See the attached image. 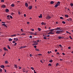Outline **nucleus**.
<instances>
[{
    "instance_id": "obj_1",
    "label": "nucleus",
    "mask_w": 73,
    "mask_h": 73,
    "mask_svg": "<svg viewBox=\"0 0 73 73\" xmlns=\"http://www.w3.org/2000/svg\"><path fill=\"white\" fill-rule=\"evenodd\" d=\"M63 29L61 27H57L55 29V31H56L57 30H62Z\"/></svg>"
},
{
    "instance_id": "obj_2",
    "label": "nucleus",
    "mask_w": 73,
    "mask_h": 73,
    "mask_svg": "<svg viewBox=\"0 0 73 73\" xmlns=\"http://www.w3.org/2000/svg\"><path fill=\"white\" fill-rule=\"evenodd\" d=\"M46 18L47 19H48L51 18V17H50V16L49 15H48V16H47V17H46Z\"/></svg>"
},
{
    "instance_id": "obj_3",
    "label": "nucleus",
    "mask_w": 73,
    "mask_h": 73,
    "mask_svg": "<svg viewBox=\"0 0 73 73\" xmlns=\"http://www.w3.org/2000/svg\"><path fill=\"white\" fill-rule=\"evenodd\" d=\"M32 8V6L31 5L28 8V9L30 10Z\"/></svg>"
},
{
    "instance_id": "obj_4",
    "label": "nucleus",
    "mask_w": 73,
    "mask_h": 73,
    "mask_svg": "<svg viewBox=\"0 0 73 73\" xmlns=\"http://www.w3.org/2000/svg\"><path fill=\"white\" fill-rule=\"evenodd\" d=\"M6 12H9V9H6L5 10Z\"/></svg>"
},
{
    "instance_id": "obj_5",
    "label": "nucleus",
    "mask_w": 73,
    "mask_h": 73,
    "mask_svg": "<svg viewBox=\"0 0 73 73\" xmlns=\"http://www.w3.org/2000/svg\"><path fill=\"white\" fill-rule=\"evenodd\" d=\"M64 32L63 30H59L60 34H61L62 33H63Z\"/></svg>"
},
{
    "instance_id": "obj_6",
    "label": "nucleus",
    "mask_w": 73,
    "mask_h": 73,
    "mask_svg": "<svg viewBox=\"0 0 73 73\" xmlns=\"http://www.w3.org/2000/svg\"><path fill=\"white\" fill-rule=\"evenodd\" d=\"M56 34H60V31L59 30H58L56 32Z\"/></svg>"
},
{
    "instance_id": "obj_7",
    "label": "nucleus",
    "mask_w": 73,
    "mask_h": 73,
    "mask_svg": "<svg viewBox=\"0 0 73 73\" xmlns=\"http://www.w3.org/2000/svg\"><path fill=\"white\" fill-rule=\"evenodd\" d=\"M58 38L59 39H61V38H63V37L59 36L58 37Z\"/></svg>"
},
{
    "instance_id": "obj_8",
    "label": "nucleus",
    "mask_w": 73,
    "mask_h": 73,
    "mask_svg": "<svg viewBox=\"0 0 73 73\" xmlns=\"http://www.w3.org/2000/svg\"><path fill=\"white\" fill-rule=\"evenodd\" d=\"M1 8H5V6L4 5H3L1 6Z\"/></svg>"
},
{
    "instance_id": "obj_9",
    "label": "nucleus",
    "mask_w": 73,
    "mask_h": 73,
    "mask_svg": "<svg viewBox=\"0 0 73 73\" xmlns=\"http://www.w3.org/2000/svg\"><path fill=\"white\" fill-rule=\"evenodd\" d=\"M14 40H15V41H17L18 40V38H14Z\"/></svg>"
},
{
    "instance_id": "obj_10",
    "label": "nucleus",
    "mask_w": 73,
    "mask_h": 73,
    "mask_svg": "<svg viewBox=\"0 0 73 73\" xmlns=\"http://www.w3.org/2000/svg\"><path fill=\"white\" fill-rule=\"evenodd\" d=\"M4 67H5V66H3V65H1V68H2L3 69L4 68Z\"/></svg>"
},
{
    "instance_id": "obj_11",
    "label": "nucleus",
    "mask_w": 73,
    "mask_h": 73,
    "mask_svg": "<svg viewBox=\"0 0 73 73\" xmlns=\"http://www.w3.org/2000/svg\"><path fill=\"white\" fill-rule=\"evenodd\" d=\"M42 14H40V16H38V17L40 18H42Z\"/></svg>"
},
{
    "instance_id": "obj_12",
    "label": "nucleus",
    "mask_w": 73,
    "mask_h": 73,
    "mask_svg": "<svg viewBox=\"0 0 73 73\" xmlns=\"http://www.w3.org/2000/svg\"><path fill=\"white\" fill-rule=\"evenodd\" d=\"M3 49H4V50L8 51V49H6V48L5 47H4V48H3Z\"/></svg>"
},
{
    "instance_id": "obj_13",
    "label": "nucleus",
    "mask_w": 73,
    "mask_h": 73,
    "mask_svg": "<svg viewBox=\"0 0 73 73\" xmlns=\"http://www.w3.org/2000/svg\"><path fill=\"white\" fill-rule=\"evenodd\" d=\"M12 40H13L11 38H10L8 39V41H12Z\"/></svg>"
},
{
    "instance_id": "obj_14",
    "label": "nucleus",
    "mask_w": 73,
    "mask_h": 73,
    "mask_svg": "<svg viewBox=\"0 0 73 73\" xmlns=\"http://www.w3.org/2000/svg\"><path fill=\"white\" fill-rule=\"evenodd\" d=\"M2 25H3V26H4L5 27H6V28H7V25H5V24H3Z\"/></svg>"
},
{
    "instance_id": "obj_15",
    "label": "nucleus",
    "mask_w": 73,
    "mask_h": 73,
    "mask_svg": "<svg viewBox=\"0 0 73 73\" xmlns=\"http://www.w3.org/2000/svg\"><path fill=\"white\" fill-rule=\"evenodd\" d=\"M25 5L26 7H28V4L27 3H26L25 4Z\"/></svg>"
},
{
    "instance_id": "obj_16",
    "label": "nucleus",
    "mask_w": 73,
    "mask_h": 73,
    "mask_svg": "<svg viewBox=\"0 0 73 73\" xmlns=\"http://www.w3.org/2000/svg\"><path fill=\"white\" fill-rule=\"evenodd\" d=\"M38 44V43H34L33 44V45L34 46H35V45H37Z\"/></svg>"
},
{
    "instance_id": "obj_17",
    "label": "nucleus",
    "mask_w": 73,
    "mask_h": 73,
    "mask_svg": "<svg viewBox=\"0 0 73 73\" xmlns=\"http://www.w3.org/2000/svg\"><path fill=\"white\" fill-rule=\"evenodd\" d=\"M54 2L53 1H51L50 2V4H54Z\"/></svg>"
},
{
    "instance_id": "obj_18",
    "label": "nucleus",
    "mask_w": 73,
    "mask_h": 73,
    "mask_svg": "<svg viewBox=\"0 0 73 73\" xmlns=\"http://www.w3.org/2000/svg\"><path fill=\"white\" fill-rule=\"evenodd\" d=\"M60 2L59 1H58V3H57L58 6V5L59 6V5H60Z\"/></svg>"
},
{
    "instance_id": "obj_19",
    "label": "nucleus",
    "mask_w": 73,
    "mask_h": 73,
    "mask_svg": "<svg viewBox=\"0 0 73 73\" xmlns=\"http://www.w3.org/2000/svg\"><path fill=\"white\" fill-rule=\"evenodd\" d=\"M5 64H8V61H5Z\"/></svg>"
},
{
    "instance_id": "obj_20",
    "label": "nucleus",
    "mask_w": 73,
    "mask_h": 73,
    "mask_svg": "<svg viewBox=\"0 0 73 73\" xmlns=\"http://www.w3.org/2000/svg\"><path fill=\"white\" fill-rule=\"evenodd\" d=\"M47 37L46 36H45L44 37V39L45 40H46L47 39V38H46Z\"/></svg>"
},
{
    "instance_id": "obj_21",
    "label": "nucleus",
    "mask_w": 73,
    "mask_h": 73,
    "mask_svg": "<svg viewBox=\"0 0 73 73\" xmlns=\"http://www.w3.org/2000/svg\"><path fill=\"white\" fill-rule=\"evenodd\" d=\"M35 50H36V51H39V49H38V48H35Z\"/></svg>"
},
{
    "instance_id": "obj_22",
    "label": "nucleus",
    "mask_w": 73,
    "mask_h": 73,
    "mask_svg": "<svg viewBox=\"0 0 73 73\" xmlns=\"http://www.w3.org/2000/svg\"><path fill=\"white\" fill-rule=\"evenodd\" d=\"M24 47L23 46H21L20 48H19V49H21V48H23Z\"/></svg>"
},
{
    "instance_id": "obj_23",
    "label": "nucleus",
    "mask_w": 73,
    "mask_h": 73,
    "mask_svg": "<svg viewBox=\"0 0 73 73\" xmlns=\"http://www.w3.org/2000/svg\"><path fill=\"white\" fill-rule=\"evenodd\" d=\"M69 21H72V19L70 18H69Z\"/></svg>"
},
{
    "instance_id": "obj_24",
    "label": "nucleus",
    "mask_w": 73,
    "mask_h": 73,
    "mask_svg": "<svg viewBox=\"0 0 73 73\" xmlns=\"http://www.w3.org/2000/svg\"><path fill=\"white\" fill-rule=\"evenodd\" d=\"M38 31H40L41 30V29H40V28H38Z\"/></svg>"
},
{
    "instance_id": "obj_25",
    "label": "nucleus",
    "mask_w": 73,
    "mask_h": 73,
    "mask_svg": "<svg viewBox=\"0 0 73 73\" xmlns=\"http://www.w3.org/2000/svg\"><path fill=\"white\" fill-rule=\"evenodd\" d=\"M16 35H11V36L12 37H15V36H16Z\"/></svg>"
},
{
    "instance_id": "obj_26",
    "label": "nucleus",
    "mask_w": 73,
    "mask_h": 73,
    "mask_svg": "<svg viewBox=\"0 0 73 73\" xmlns=\"http://www.w3.org/2000/svg\"><path fill=\"white\" fill-rule=\"evenodd\" d=\"M65 16L66 17H68V15H65Z\"/></svg>"
},
{
    "instance_id": "obj_27",
    "label": "nucleus",
    "mask_w": 73,
    "mask_h": 73,
    "mask_svg": "<svg viewBox=\"0 0 73 73\" xmlns=\"http://www.w3.org/2000/svg\"><path fill=\"white\" fill-rule=\"evenodd\" d=\"M58 5L57 4H56V5L55 6H54V7H55V8H56L57 7Z\"/></svg>"
},
{
    "instance_id": "obj_28",
    "label": "nucleus",
    "mask_w": 73,
    "mask_h": 73,
    "mask_svg": "<svg viewBox=\"0 0 73 73\" xmlns=\"http://www.w3.org/2000/svg\"><path fill=\"white\" fill-rule=\"evenodd\" d=\"M49 30L51 31H53L55 30V29H52Z\"/></svg>"
},
{
    "instance_id": "obj_29",
    "label": "nucleus",
    "mask_w": 73,
    "mask_h": 73,
    "mask_svg": "<svg viewBox=\"0 0 73 73\" xmlns=\"http://www.w3.org/2000/svg\"><path fill=\"white\" fill-rule=\"evenodd\" d=\"M7 47L8 49H10L11 48H10V47L9 46V45H7Z\"/></svg>"
},
{
    "instance_id": "obj_30",
    "label": "nucleus",
    "mask_w": 73,
    "mask_h": 73,
    "mask_svg": "<svg viewBox=\"0 0 73 73\" xmlns=\"http://www.w3.org/2000/svg\"><path fill=\"white\" fill-rule=\"evenodd\" d=\"M53 61L52 60H50L49 61V62H53Z\"/></svg>"
},
{
    "instance_id": "obj_31",
    "label": "nucleus",
    "mask_w": 73,
    "mask_h": 73,
    "mask_svg": "<svg viewBox=\"0 0 73 73\" xmlns=\"http://www.w3.org/2000/svg\"><path fill=\"white\" fill-rule=\"evenodd\" d=\"M15 67L16 68H17V65H15Z\"/></svg>"
},
{
    "instance_id": "obj_32",
    "label": "nucleus",
    "mask_w": 73,
    "mask_h": 73,
    "mask_svg": "<svg viewBox=\"0 0 73 73\" xmlns=\"http://www.w3.org/2000/svg\"><path fill=\"white\" fill-rule=\"evenodd\" d=\"M58 65H59V63H56V66H58Z\"/></svg>"
},
{
    "instance_id": "obj_33",
    "label": "nucleus",
    "mask_w": 73,
    "mask_h": 73,
    "mask_svg": "<svg viewBox=\"0 0 73 73\" xmlns=\"http://www.w3.org/2000/svg\"><path fill=\"white\" fill-rule=\"evenodd\" d=\"M54 33H53V32L51 33H50V35H53Z\"/></svg>"
},
{
    "instance_id": "obj_34",
    "label": "nucleus",
    "mask_w": 73,
    "mask_h": 73,
    "mask_svg": "<svg viewBox=\"0 0 73 73\" xmlns=\"http://www.w3.org/2000/svg\"><path fill=\"white\" fill-rule=\"evenodd\" d=\"M11 7H14L15 5L13 4H12V5H11Z\"/></svg>"
},
{
    "instance_id": "obj_35",
    "label": "nucleus",
    "mask_w": 73,
    "mask_h": 73,
    "mask_svg": "<svg viewBox=\"0 0 73 73\" xmlns=\"http://www.w3.org/2000/svg\"><path fill=\"white\" fill-rule=\"evenodd\" d=\"M70 5L72 6V7L73 6V3H70Z\"/></svg>"
},
{
    "instance_id": "obj_36",
    "label": "nucleus",
    "mask_w": 73,
    "mask_h": 73,
    "mask_svg": "<svg viewBox=\"0 0 73 73\" xmlns=\"http://www.w3.org/2000/svg\"><path fill=\"white\" fill-rule=\"evenodd\" d=\"M62 23L64 24H65L66 23L65 22H64V21H62Z\"/></svg>"
},
{
    "instance_id": "obj_37",
    "label": "nucleus",
    "mask_w": 73,
    "mask_h": 73,
    "mask_svg": "<svg viewBox=\"0 0 73 73\" xmlns=\"http://www.w3.org/2000/svg\"><path fill=\"white\" fill-rule=\"evenodd\" d=\"M23 71L24 72H25V69H24V68L23 69Z\"/></svg>"
},
{
    "instance_id": "obj_38",
    "label": "nucleus",
    "mask_w": 73,
    "mask_h": 73,
    "mask_svg": "<svg viewBox=\"0 0 73 73\" xmlns=\"http://www.w3.org/2000/svg\"><path fill=\"white\" fill-rule=\"evenodd\" d=\"M31 69L32 70H34V68H33V67H31Z\"/></svg>"
},
{
    "instance_id": "obj_39",
    "label": "nucleus",
    "mask_w": 73,
    "mask_h": 73,
    "mask_svg": "<svg viewBox=\"0 0 73 73\" xmlns=\"http://www.w3.org/2000/svg\"><path fill=\"white\" fill-rule=\"evenodd\" d=\"M66 33H69V34H71V33H70L69 32H68V31H66Z\"/></svg>"
},
{
    "instance_id": "obj_40",
    "label": "nucleus",
    "mask_w": 73,
    "mask_h": 73,
    "mask_svg": "<svg viewBox=\"0 0 73 73\" xmlns=\"http://www.w3.org/2000/svg\"><path fill=\"white\" fill-rule=\"evenodd\" d=\"M41 24L42 25H45V24H44V23L43 22H42L41 23Z\"/></svg>"
},
{
    "instance_id": "obj_41",
    "label": "nucleus",
    "mask_w": 73,
    "mask_h": 73,
    "mask_svg": "<svg viewBox=\"0 0 73 73\" xmlns=\"http://www.w3.org/2000/svg\"><path fill=\"white\" fill-rule=\"evenodd\" d=\"M48 66H52V64H48Z\"/></svg>"
},
{
    "instance_id": "obj_42",
    "label": "nucleus",
    "mask_w": 73,
    "mask_h": 73,
    "mask_svg": "<svg viewBox=\"0 0 73 73\" xmlns=\"http://www.w3.org/2000/svg\"><path fill=\"white\" fill-rule=\"evenodd\" d=\"M12 42L13 43H15V42H16L15 41H12Z\"/></svg>"
},
{
    "instance_id": "obj_43",
    "label": "nucleus",
    "mask_w": 73,
    "mask_h": 73,
    "mask_svg": "<svg viewBox=\"0 0 73 73\" xmlns=\"http://www.w3.org/2000/svg\"><path fill=\"white\" fill-rule=\"evenodd\" d=\"M10 18H11V19H13L11 15H10Z\"/></svg>"
},
{
    "instance_id": "obj_44",
    "label": "nucleus",
    "mask_w": 73,
    "mask_h": 73,
    "mask_svg": "<svg viewBox=\"0 0 73 73\" xmlns=\"http://www.w3.org/2000/svg\"><path fill=\"white\" fill-rule=\"evenodd\" d=\"M38 55L39 56H42V54H38Z\"/></svg>"
},
{
    "instance_id": "obj_45",
    "label": "nucleus",
    "mask_w": 73,
    "mask_h": 73,
    "mask_svg": "<svg viewBox=\"0 0 73 73\" xmlns=\"http://www.w3.org/2000/svg\"><path fill=\"white\" fill-rule=\"evenodd\" d=\"M40 40H37V42H40Z\"/></svg>"
},
{
    "instance_id": "obj_46",
    "label": "nucleus",
    "mask_w": 73,
    "mask_h": 73,
    "mask_svg": "<svg viewBox=\"0 0 73 73\" xmlns=\"http://www.w3.org/2000/svg\"><path fill=\"white\" fill-rule=\"evenodd\" d=\"M50 32H49V33H48V35H50Z\"/></svg>"
},
{
    "instance_id": "obj_47",
    "label": "nucleus",
    "mask_w": 73,
    "mask_h": 73,
    "mask_svg": "<svg viewBox=\"0 0 73 73\" xmlns=\"http://www.w3.org/2000/svg\"><path fill=\"white\" fill-rule=\"evenodd\" d=\"M34 47L35 48H36L37 47V46H34Z\"/></svg>"
},
{
    "instance_id": "obj_48",
    "label": "nucleus",
    "mask_w": 73,
    "mask_h": 73,
    "mask_svg": "<svg viewBox=\"0 0 73 73\" xmlns=\"http://www.w3.org/2000/svg\"><path fill=\"white\" fill-rule=\"evenodd\" d=\"M62 54H63V55H65V54L64 53H62Z\"/></svg>"
},
{
    "instance_id": "obj_49",
    "label": "nucleus",
    "mask_w": 73,
    "mask_h": 73,
    "mask_svg": "<svg viewBox=\"0 0 73 73\" xmlns=\"http://www.w3.org/2000/svg\"><path fill=\"white\" fill-rule=\"evenodd\" d=\"M25 35L26 34L25 33L22 34V35Z\"/></svg>"
},
{
    "instance_id": "obj_50",
    "label": "nucleus",
    "mask_w": 73,
    "mask_h": 73,
    "mask_svg": "<svg viewBox=\"0 0 73 73\" xmlns=\"http://www.w3.org/2000/svg\"><path fill=\"white\" fill-rule=\"evenodd\" d=\"M69 38H70V39H72V38H71V36H69Z\"/></svg>"
},
{
    "instance_id": "obj_51",
    "label": "nucleus",
    "mask_w": 73,
    "mask_h": 73,
    "mask_svg": "<svg viewBox=\"0 0 73 73\" xmlns=\"http://www.w3.org/2000/svg\"><path fill=\"white\" fill-rule=\"evenodd\" d=\"M4 1L3 0H1V2H4Z\"/></svg>"
},
{
    "instance_id": "obj_52",
    "label": "nucleus",
    "mask_w": 73,
    "mask_h": 73,
    "mask_svg": "<svg viewBox=\"0 0 73 73\" xmlns=\"http://www.w3.org/2000/svg\"><path fill=\"white\" fill-rule=\"evenodd\" d=\"M29 37L30 38H32V36H30Z\"/></svg>"
},
{
    "instance_id": "obj_53",
    "label": "nucleus",
    "mask_w": 73,
    "mask_h": 73,
    "mask_svg": "<svg viewBox=\"0 0 73 73\" xmlns=\"http://www.w3.org/2000/svg\"><path fill=\"white\" fill-rule=\"evenodd\" d=\"M60 19H63V18L62 17H60Z\"/></svg>"
},
{
    "instance_id": "obj_54",
    "label": "nucleus",
    "mask_w": 73,
    "mask_h": 73,
    "mask_svg": "<svg viewBox=\"0 0 73 73\" xmlns=\"http://www.w3.org/2000/svg\"><path fill=\"white\" fill-rule=\"evenodd\" d=\"M59 46L60 47H62V45L61 44H60L59 45Z\"/></svg>"
},
{
    "instance_id": "obj_55",
    "label": "nucleus",
    "mask_w": 73,
    "mask_h": 73,
    "mask_svg": "<svg viewBox=\"0 0 73 73\" xmlns=\"http://www.w3.org/2000/svg\"><path fill=\"white\" fill-rule=\"evenodd\" d=\"M26 47H27V46H23V48H25Z\"/></svg>"
},
{
    "instance_id": "obj_56",
    "label": "nucleus",
    "mask_w": 73,
    "mask_h": 73,
    "mask_svg": "<svg viewBox=\"0 0 73 73\" xmlns=\"http://www.w3.org/2000/svg\"><path fill=\"white\" fill-rule=\"evenodd\" d=\"M30 56L31 57H32V55L31 54H30Z\"/></svg>"
},
{
    "instance_id": "obj_57",
    "label": "nucleus",
    "mask_w": 73,
    "mask_h": 73,
    "mask_svg": "<svg viewBox=\"0 0 73 73\" xmlns=\"http://www.w3.org/2000/svg\"><path fill=\"white\" fill-rule=\"evenodd\" d=\"M0 52H2V50L1 49H0Z\"/></svg>"
},
{
    "instance_id": "obj_58",
    "label": "nucleus",
    "mask_w": 73,
    "mask_h": 73,
    "mask_svg": "<svg viewBox=\"0 0 73 73\" xmlns=\"http://www.w3.org/2000/svg\"><path fill=\"white\" fill-rule=\"evenodd\" d=\"M34 43H37V42L36 41H34Z\"/></svg>"
},
{
    "instance_id": "obj_59",
    "label": "nucleus",
    "mask_w": 73,
    "mask_h": 73,
    "mask_svg": "<svg viewBox=\"0 0 73 73\" xmlns=\"http://www.w3.org/2000/svg\"><path fill=\"white\" fill-rule=\"evenodd\" d=\"M2 23H3V24H5V22H2Z\"/></svg>"
},
{
    "instance_id": "obj_60",
    "label": "nucleus",
    "mask_w": 73,
    "mask_h": 73,
    "mask_svg": "<svg viewBox=\"0 0 73 73\" xmlns=\"http://www.w3.org/2000/svg\"><path fill=\"white\" fill-rule=\"evenodd\" d=\"M21 31L22 32H23V29H21Z\"/></svg>"
},
{
    "instance_id": "obj_61",
    "label": "nucleus",
    "mask_w": 73,
    "mask_h": 73,
    "mask_svg": "<svg viewBox=\"0 0 73 73\" xmlns=\"http://www.w3.org/2000/svg\"><path fill=\"white\" fill-rule=\"evenodd\" d=\"M34 31V29H32V31Z\"/></svg>"
},
{
    "instance_id": "obj_62",
    "label": "nucleus",
    "mask_w": 73,
    "mask_h": 73,
    "mask_svg": "<svg viewBox=\"0 0 73 73\" xmlns=\"http://www.w3.org/2000/svg\"><path fill=\"white\" fill-rule=\"evenodd\" d=\"M55 52H56L57 51V49L55 50Z\"/></svg>"
},
{
    "instance_id": "obj_63",
    "label": "nucleus",
    "mask_w": 73,
    "mask_h": 73,
    "mask_svg": "<svg viewBox=\"0 0 73 73\" xmlns=\"http://www.w3.org/2000/svg\"><path fill=\"white\" fill-rule=\"evenodd\" d=\"M2 71V69H0V72H1Z\"/></svg>"
},
{
    "instance_id": "obj_64",
    "label": "nucleus",
    "mask_w": 73,
    "mask_h": 73,
    "mask_svg": "<svg viewBox=\"0 0 73 73\" xmlns=\"http://www.w3.org/2000/svg\"><path fill=\"white\" fill-rule=\"evenodd\" d=\"M57 54H59V52H57Z\"/></svg>"
}]
</instances>
